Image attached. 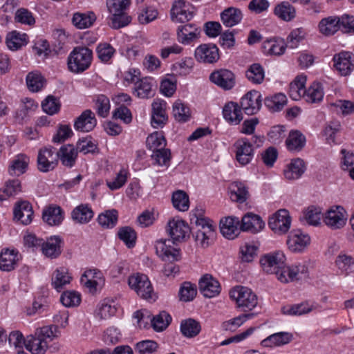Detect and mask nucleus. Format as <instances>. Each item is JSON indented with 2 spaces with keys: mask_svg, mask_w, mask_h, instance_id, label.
Masks as SVG:
<instances>
[{
  "mask_svg": "<svg viewBox=\"0 0 354 354\" xmlns=\"http://www.w3.org/2000/svg\"><path fill=\"white\" fill-rule=\"evenodd\" d=\"M128 283L141 298L149 301L156 300L157 296L147 275L140 273L134 274L129 277Z\"/></svg>",
  "mask_w": 354,
  "mask_h": 354,
  "instance_id": "4",
  "label": "nucleus"
},
{
  "mask_svg": "<svg viewBox=\"0 0 354 354\" xmlns=\"http://www.w3.org/2000/svg\"><path fill=\"white\" fill-rule=\"evenodd\" d=\"M13 214L15 220L27 225L32 222L34 212L32 205L28 201H21L16 203Z\"/></svg>",
  "mask_w": 354,
  "mask_h": 354,
  "instance_id": "19",
  "label": "nucleus"
},
{
  "mask_svg": "<svg viewBox=\"0 0 354 354\" xmlns=\"http://www.w3.org/2000/svg\"><path fill=\"white\" fill-rule=\"evenodd\" d=\"M255 313H244L222 324V328L225 330H235L237 328L243 324L247 320L254 318Z\"/></svg>",
  "mask_w": 354,
  "mask_h": 354,
  "instance_id": "57",
  "label": "nucleus"
},
{
  "mask_svg": "<svg viewBox=\"0 0 354 354\" xmlns=\"http://www.w3.org/2000/svg\"><path fill=\"white\" fill-rule=\"evenodd\" d=\"M30 158L24 153L17 155L12 160L8 169V172L11 176H19L24 174L28 168Z\"/></svg>",
  "mask_w": 354,
  "mask_h": 354,
  "instance_id": "35",
  "label": "nucleus"
},
{
  "mask_svg": "<svg viewBox=\"0 0 354 354\" xmlns=\"http://www.w3.org/2000/svg\"><path fill=\"white\" fill-rule=\"evenodd\" d=\"M314 309L313 305L308 301L299 304L286 305L281 308V313L288 316H301L310 313Z\"/></svg>",
  "mask_w": 354,
  "mask_h": 354,
  "instance_id": "38",
  "label": "nucleus"
},
{
  "mask_svg": "<svg viewBox=\"0 0 354 354\" xmlns=\"http://www.w3.org/2000/svg\"><path fill=\"white\" fill-rule=\"evenodd\" d=\"M97 220L99 225L102 227L113 228L118 223V212L115 209L106 210L98 215Z\"/></svg>",
  "mask_w": 354,
  "mask_h": 354,
  "instance_id": "48",
  "label": "nucleus"
},
{
  "mask_svg": "<svg viewBox=\"0 0 354 354\" xmlns=\"http://www.w3.org/2000/svg\"><path fill=\"white\" fill-rule=\"evenodd\" d=\"M239 220L236 217H226L220 221V230L222 234L229 239H233L238 236L240 231Z\"/></svg>",
  "mask_w": 354,
  "mask_h": 354,
  "instance_id": "31",
  "label": "nucleus"
},
{
  "mask_svg": "<svg viewBox=\"0 0 354 354\" xmlns=\"http://www.w3.org/2000/svg\"><path fill=\"white\" fill-rule=\"evenodd\" d=\"M306 169L304 161L301 158L292 159L283 169V175L288 180H295L301 177Z\"/></svg>",
  "mask_w": 354,
  "mask_h": 354,
  "instance_id": "25",
  "label": "nucleus"
},
{
  "mask_svg": "<svg viewBox=\"0 0 354 354\" xmlns=\"http://www.w3.org/2000/svg\"><path fill=\"white\" fill-rule=\"evenodd\" d=\"M94 212L88 204L82 203L71 212V218L75 223L86 224L93 218Z\"/></svg>",
  "mask_w": 354,
  "mask_h": 354,
  "instance_id": "30",
  "label": "nucleus"
},
{
  "mask_svg": "<svg viewBox=\"0 0 354 354\" xmlns=\"http://www.w3.org/2000/svg\"><path fill=\"white\" fill-rule=\"evenodd\" d=\"M306 137L299 131H291L286 140L288 149L290 151H300L306 145Z\"/></svg>",
  "mask_w": 354,
  "mask_h": 354,
  "instance_id": "40",
  "label": "nucleus"
},
{
  "mask_svg": "<svg viewBox=\"0 0 354 354\" xmlns=\"http://www.w3.org/2000/svg\"><path fill=\"white\" fill-rule=\"evenodd\" d=\"M347 220V214L344 208L342 206L332 207L328 209L324 221L326 225L332 229H339L344 227Z\"/></svg>",
  "mask_w": 354,
  "mask_h": 354,
  "instance_id": "16",
  "label": "nucleus"
},
{
  "mask_svg": "<svg viewBox=\"0 0 354 354\" xmlns=\"http://www.w3.org/2000/svg\"><path fill=\"white\" fill-rule=\"evenodd\" d=\"M21 254L15 250L3 249L0 253V266H15L19 263Z\"/></svg>",
  "mask_w": 354,
  "mask_h": 354,
  "instance_id": "60",
  "label": "nucleus"
},
{
  "mask_svg": "<svg viewBox=\"0 0 354 354\" xmlns=\"http://www.w3.org/2000/svg\"><path fill=\"white\" fill-rule=\"evenodd\" d=\"M224 119L232 125L240 124L243 120V113L241 106L234 102H229L223 108Z\"/></svg>",
  "mask_w": 354,
  "mask_h": 354,
  "instance_id": "27",
  "label": "nucleus"
},
{
  "mask_svg": "<svg viewBox=\"0 0 354 354\" xmlns=\"http://www.w3.org/2000/svg\"><path fill=\"white\" fill-rule=\"evenodd\" d=\"M63 245L64 241L61 236H50L46 241H43L41 250L45 257L50 259H56L61 254Z\"/></svg>",
  "mask_w": 354,
  "mask_h": 354,
  "instance_id": "18",
  "label": "nucleus"
},
{
  "mask_svg": "<svg viewBox=\"0 0 354 354\" xmlns=\"http://www.w3.org/2000/svg\"><path fill=\"white\" fill-rule=\"evenodd\" d=\"M21 192V182L18 179L8 180L5 183L3 194H0V201L6 199L7 197L15 196Z\"/></svg>",
  "mask_w": 354,
  "mask_h": 354,
  "instance_id": "62",
  "label": "nucleus"
},
{
  "mask_svg": "<svg viewBox=\"0 0 354 354\" xmlns=\"http://www.w3.org/2000/svg\"><path fill=\"white\" fill-rule=\"evenodd\" d=\"M154 81L152 78L145 77L136 82L133 88V94L142 99L150 98L155 95V90L153 88Z\"/></svg>",
  "mask_w": 354,
  "mask_h": 354,
  "instance_id": "32",
  "label": "nucleus"
},
{
  "mask_svg": "<svg viewBox=\"0 0 354 354\" xmlns=\"http://www.w3.org/2000/svg\"><path fill=\"white\" fill-rule=\"evenodd\" d=\"M338 17L330 16L322 19L318 25L319 32L326 35H333L339 29Z\"/></svg>",
  "mask_w": 354,
  "mask_h": 354,
  "instance_id": "42",
  "label": "nucleus"
},
{
  "mask_svg": "<svg viewBox=\"0 0 354 354\" xmlns=\"http://www.w3.org/2000/svg\"><path fill=\"white\" fill-rule=\"evenodd\" d=\"M231 200L239 203L246 201L249 196L248 188L242 182L234 181L228 187Z\"/></svg>",
  "mask_w": 354,
  "mask_h": 354,
  "instance_id": "33",
  "label": "nucleus"
},
{
  "mask_svg": "<svg viewBox=\"0 0 354 354\" xmlns=\"http://www.w3.org/2000/svg\"><path fill=\"white\" fill-rule=\"evenodd\" d=\"M230 295L236 301L238 308L244 312L252 310L258 304L257 295L247 287L236 286L230 291Z\"/></svg>",
  "mask_w": 354,
  "mask_h": 354,
  "instance_id": "5",
  "label": "nucleus"
},
{
  "mask_svg": "<svg viewBox=\"0 0 354 354\" xmlns=\"http://www.w3.org/2000/svg\"><path fill=\"white\" fill-rule=\"evenodd\" d=\"M81 283L88 288L92 293L95 292L98 287L104 284L102 272L96 268L86 270L80 279Z\"/></svg>",
  "mask_w": 354,
  "mask_h": 354,
  "instance_id": "17",
  "label": "nucleus"
},
{
  "mask_svg": "<svg viewBox=\"0 0 354 354\" xmlns=\"http://www.w3.org/2000/svg\"><path fill=\"white\" fill-rule=\"evenodd\" d=\"M42 218L50 226L59 225L64 219L63 211L59 206H49L43 210Z\"/></svg>",
  "mask_w": 354,
  "mask_h": 354,
  "instance_id": "34",
  "label": "nucleus"
},
{
  "mask_svg": "<svg viewBox=\"0 0 354 354\" xmlns=\"http://www.w3.org/2000/svg\"><path fill=\"white\" fill-rule=\"evenodd\" d=\"M171 16L173 21L184 23L193 17V12L189 10L184 0H176L171 9Z\"/></svg>",
  "mask_w": 354,
  "mask_h": 354,
  "instance_id": "28",
  "label": "nucleus"
},
{
  "mask_svg": "<svg viewBox=\"0 0 354 354\" xmlns=\"http://www.w3.org/2000/svg\"><path fill=\"white\" fill-rule=\"evenodd\" d=\"M28 36L17 30L9 32L6 37V44L9 49L17 50L28 44Z\"/></svg>",
  "mask_w": 354,
  "mask_h": 354,
  "instance_id": "41",
  "label": "nucleus"
},
{
  "mask_svg": "<svg viewBox=\"0 0 354 354\" xmlns=\"http://www.w3.org/2000/svg\"><path fill=\"white\" fill-rule=\"evenodd\" d=\"M258 250V247L254 244L245 243L239 248V259L241 263H252L257 256Z\"/></svg>",
  "mask_w": 354,
  "mask_h": 354,
  "instance_id": "51",
  "label": "nucleus"
},
{
  "mask_svg": "<svg viewBox=\"0 0 354 354\" xmlns=\"http://www.w3.org/2000/svg\"><path fill=\"white\" fill-rule=\"evenodd\" d=\"M292 339V335L288 332L276 333L263 339L262 344L266 346H282L288 344Z\"/></svg>",
  "mask_w": 354,
  "mask_h": 354,
  "instance_id": "46",
  "label": "nucleus"
},
{
  "mask_svg": "<svg viewBox=\"0 0 354 354\" xmlns=\"http://www.w3.org/2000/svg\"><path fill=\"white\" fill-rule=\"evenodd\" d=\"M96 124L95 113L91 110L86 109L75 120L74 128L79 131L89 132L95 127Z\"/></svg>",
  "mask_w": 354,
  "mask_h": 354,
  "instance_id": "22",
  "label": "nucleus"
},
{
  "mask_svg": "<svg viewBox=\"0 0 354 354\" xmlns=\"http://www.w3.org/2000/svg\"><path fill=\"white\" fill-rule=\"evenodd\" d=\"M93 60V51L86 46H76L67 58L68 69L78 74L89 68Z\"/></svg>",
  "mask_w": 354,
  "mask_h": 354,
  "instance_id": "3",
  "label": "nucleus"
},
{
  "mask_svg": "<svg viewBox=\"0 0 354 354\" xmlns=\"http://www.w3.org/2000/svg\"><path fill=\"white\" fill-rule=\"evenodd\" d=\"M173 115L176 120L180 122H187L191 116L189 108L180 100H177L174 103Z\"/></svg>",
  "mask_w": 354,
  "mask_h": 354,
  "instance_id": "56",
  "label": "nucleus"
},
{
  "mask_svg": "<svg viewBox=\"0 0 354 354\" xmlns=\"http://www.w3.org/2000/svg\"><path fill=\"white\" fill-rule=\"evenodd\" d=\"M171 240L160 239L156 241L155 248L157 255L165 262L173 263L181 259V252L169 243Z\"/></svg>",
  "mask_w": 354,
  "mask_h": 354,
  "instance_id": "8",
  "label": "nucleus"
},
{
  "mask_svg": "<svg viewBox=\"0 0 354 354\" xmlns=\"http://www.w3.org/2000/svg\"><path fill=\"white\" fill-rule=\"evenodd\" d=\"M180 328L183 336L187 338H192L200 333L201 326L199 322L194 319L189 318L181 321Z\"/></svg>",
  "mask_w": 354,
  "mask_h": 354,
  "instance_id": "43",
  "label": "nucleus"
},
{
  "mask_svg": "<svg viewBox=\"0 0 354 354\" xmlns=\"http://www.w3.org/2000/svg\"><path fill=\"white\" fill-rule=\"evenodd\" d=\"M267 268H273V272L277 279L281 283H289L300 279V274L304 270L299 271V267H266Z\"/></svg>",
  "mask_w": 354,
  "mask_h": 354,
  "instance_id": "26",
  "label": "nucleus"
},
{
  "mask_svg": "<svg viewBox=\"0 0 354 354\" xmlns=\"http://www.w3.org/2000/svg\"><path fill=\"white\" fill-rule=\"evenodd\" d=\"M192 218V223L196 225V232L193 236L196 243L203 248L213 244L216 238L215 226L212 221L202 216V209H195Z\"/></svg>",
  "mask_w": 354,
  "mask_h": 354,
  "instance_id": "1",
  "label": "nucleus"
},
{
  "mask_svg": "<svg viewBox=\"0 0 354 354\" xmlns=\"http://www.w3.org/2000/svg\"><path fill=\"white\" fill-rule=\"evenodd\" d=\"M167 102L163 100L156 99L151 104V124L153 128H162L168 121L166 112Z\"/></svg>",
  "mask_w": 354,
  "mask_h": 354,
  "instance_id": "14",
  "label": "nucleus"
},
{
  "mask_svg": "<svg viewBox=\"0 0 354 354\" xmlns=\"http://www.w3.org/2000/svg\"><path fill=\"white\" fill-rule=\"evenodd\" d=\"M306 102L316 103L322 100L324 97V89L322 84L319 82H313L308 89L306 93L302 96Z\"/></svg>",
  "mask_w": 354,
  "mask_h": 354,
  "instance_id": "49",
  "label": "nucleus"
},
{
  "mask_svg": "<svg viewBox=\"0 0 354 354\" xmlns=\"http://www.w3.org/2000/svg\"><path fill=\"white\" fill-rule=\"evenodd\" d=\"M242 18L241 10L234 7L227 8L221 13V21L226 27H232L239 24Z\"/></svg>",
  "mask_w": 354,
  "mask_h": 354,
  "instance_id": "37",
  "label": "nucleus"
},
{
  "mask_svg": "<svg viewBox=\"0 0 354 354\" xmlns=\"http://www.w3.org/2000/svg\"><path fill=\"white\" fill-rule=\"evenodd\" d=\"M290 224L291 218L286 209H279L268 221L270 228L279 234L286 233L290 227Z\"/></svg>",
  "mask_w": 354,
  "mask_h": 354,
  "instance_id": "12",
  "label": "nucleus"
},
{
  "mask_svg": "<svg viewBox=\"0 0 354 354\" xmlns=\"http://www.w3.org/2000/svg\"><path fill=\"white\" fill-rule=\"evenodd\" d=\"M209 80L225 91L232 89L236 83L234 73L225 68L213 71L209 75Z\"/></svg>",
  "mask_w": 354,
  "mask_h": 354,
  "instance_id": "13",
  "label": "nucleus"
},
{
  "mask_svg": "<svg viewBox=\"0 0 354 354\" xmlns=\"http://www.w3.org/2000/svg\"><path fill=\"white\" fill-rule=\"evenodd\" d=\"M57 326L55 325L37 328L34 335L27 337L25 342L26 348L32 354H44L48 348L47 339L53 340L57 336Z\"/></svg>",
  "mask_w": 354,
  "mask_h": 354,
  "instance_id": "2",
  "label": "nucleus"
},
{
  "mask_svg": "<svg viewBox=\"0 0 354 354\" xmlns=\"http://www.w3.org/2000/svg\"><path fill=\"white\" fill-rule=\"evenodd\" d=\"M174 207L180 212H185L189 207V200L187 193L182 190L174 192L171 196Z\"/></svg>",
  "mask_w": 354,
  "mask_h": 354,
  "instance_id": "55",
  "label": "nucleus"
},
{
  "mask_svg": "<svg viewBox=\"0 0 354 354\" xmlns=\"http://www.w3.org/2000/svg\"><path fill=\"white\" fill-rule=\"evenodd\" d=\"M248 80L256 84H261L265 77V72L263 66L258 63L252 64L245 72Z\"/></svg>",
  "mask_w": 354,
  "mask_h": 354,
  "instance_id": "54",
  "label": "nucleus"
},
{
  "mask_svg": "<svg viewBox=\"0 0 354 354\" xmlns=\"http://www.w3.org/2000/svg\"><path fill=\"white\" fill-rule=\"evenodd\" d=\"M171 322V317L166 311H162L151 319L153 328L156 331L164 330Z\"/></svg>",
  "mask_w": 354,
  "mask_h": 354,
  "instance_id": "63",
  "label": "nucleus"
},
{
  "mask_svg": "<svg viewBox=\"0 0 354 354\" xmlns=\"http://www.w3.org/2000/svg\"><path fill=\"white\" fill-rule=\"evenodd\" d=\"M167 232L173 243L185 241L190 234V227L182 219L172 218L168 221Z\"/></svg>",
  "mask_w": 354,
  "mask_h": 354,
  "instance_id": "7",
  "label": "nucleus"
},
{
  "mask_svg": "<svg viewBox=\"0 0 354 354\" xmlns=\"http://www.w3.org/2000/svg\"><path fill=\"white\" fill-rule=\"evenodd\" d=\"M60 301L66 307H75L81 302V295L75 290H67L62 294Z\"/></svg>",
  "mask_w": 354,
  "mask_h": 354,
  "instance_id": "64",
  "label": "nucleus"
},
{
  "mask_svg": "<svg viewBox=\"0 0 354 354\" xmlns=\"http://www.w3.org/2000/svg\"><path fill=\"white\" fill-rule=\"evenodd\" d=\"M310 237L299 231L291 232L287 239V245L290 250L297 252H301L310 243Z\"/></svg>",
  "mask_w": 354,
  "mask_h": 354,
  "instance_id": "29",
  "label": "nucleus"
},
{
  "mask_svg": "<svg viewBox=\"0 0 354 354\" xmlns=\"http://www.w3.org/2000/svg\"><path fill=\"white\" fill-rule=\"evenodd\" d=\"M117 234L119 239L122 241L127 248H132L135 246L137 234L131 227H120Z\"/></svg>",
  "mask_w": 354,
  "mask_h": 354,
  "instance_id": "53",
  "label": "nucleus"
},
{
  "mask_svg": "<svg viewBox=\"0 0 354 354\" xmlns=\"http://www.w3.org/2000/svg\"><path fill=\"white\" fill-rule=\"evenodd\" d=\"M96 20V16L93 12L87 13L75 12L72 18L73 24L78 29L89 28Z\"/></svg>",
  "mask_w": 354,
  "mask_h": 354,
  "instance_id": "45",
  "label": "nucleus"
},
{
  "mask_svg": "<svg viewBox=\"0 0 354 354\" xmlns=\"http://www.w3.org/2000/svg\"><path fill=\"white\" fill-rule=\"evenodd\" d=\"M196 286L189 281H185L180 288L178 296L180 301L189 302L196 297Z\"/></svg>",
  "mask_w": 354,
  "mask_h": 354,
  "instance_id": "61",
  "label": "nucleus"
},
{
  "mask_svg": "<svg viewBox=\"0 0 354 354\" xmlns=\"http://www.w3.org/2000/svg\"><path fill=\"white\" fill-rule=\"evenodd\" d=\"M71 279L72 277L66 267H59L55 270L52 277V286L59 292L66 285L71 283Z\"/></svg>",
  "mask_w": 354,
  "mask_h": 354,
  "instance_id": "36",
  "label": "nucleus"
},
{
  "mask_svg": "<svg viewBox=\"0 0 354 354\" xmlns=\"http://www.w3.org/2000/svg\"><path fill=\"white\" fill-rule=\"evenodd\" d=\"M241 109L252 115L257 113L262 105L261 94L257 91L248 92L241 100Z\"/></svg>",
  "mask_w": 354,
  "mask_h": 354,
  "instance_id": "15",
  "label": "nucleus"
},
{
  "mask_svg": "<svg viewBox=\"0 0 354 354\" xmlns=\"http://www.w3.org/2000/svg\"><path fill=\"white\" fill-rule=\"evenodd\" d=\"M201 29L194 24H187L179 26L177 29V38L180 43L188 45L198 39Z\"/></svg>",
  "mask_w": 354,
  "mask_h": 354,
  "instance_id": "21",
  "label": "nucleus"
},
{
  "mask_svg": "<svg viewBox=\"0 0 354 354\" xmlns=\"http://www.w3.org/2000/svg\"><path fill=\"white\" fill-rule=\"evenodd\" d=\"M274 13L286 21H290L296 17L295 8L287 1H283L276 6Z\"/></svg>",
  "mask_w": 354,
  "mask_h": 354,
  "instance_id": "50",
  "label": "nucleus"
},
{
  "mask_svg": "<svg viewBox=\"0 0 354 354\" xmlns=\"http://www.w3.org/2000/svg\"><path fill=\"white\" fill-rule=\"evenodd\" d=\"M45 79L39 72H30L26 76V84L32 92L39 91L44 86Z\"/></svg>",
  "mask_w": 354,
  "mask_h": 354,
  "instance_id": "59",
  "label": "nucleus"
},
{
  "mask_svg": "<svg viewBox=\"0 0 354 354\" xmlns=\"http://www.w3.org/2000/svg\"><path fill=\"white\" fill-rule=\"evenodd\" d=\"M286 263V255L281 250L265 254L259 259L260 266H280Z\"/></svg>",
  "mask_w": 354,
  "mask_h": 354,
  "instance_id": "44",
  "label": "nucleus"
},
{
  "mask_svg": "<svg viewBox=\"0 0 354 354\" xmlns=\"http://www.w3.org/2000/svg\"><path fill=\"white\" fill-rule=\"evenodd\" d=\"M56 152L58 160H60L64 167L71 168L75 165L78 152L73 145H64Z\"/></svg>",
  "mask_w": 354,
  "mask_h": 354,
  "instance_id": "24",
  "label": "nucleus"
},
{
  "mask_svg": "<svg viewBox=\"0 0 354 354\" xmlns=\"http://www.w3.org/2000/svg\"><path fill=\"white\" fill-rule=\"evenodd\" d=\"M265 226V223L261 218L255 214L248 213L241 219L240 229L244 232L256 234L260 232Z\"/></svg>",
  "mask_w": 354,
  "mask_h": 354,
  "instance_id": "23",
  "label": "nucleus"
},
{
  "mask_svg": "<svg viewBox=\"0 0 354 354\" xmlns=\"http://www.w3.org/2000/svg\"><path fill=\"white\" fill-rule=\"evenodd\" d=\"M199 290L207 298H212L219 295L221 286L217 280L209 274H205L198 282Z\"/></svg>",
  "mask_w": 354,
  "mask_h": 354,
  "instance_id": "20",
  "label": "nucleus"
},
{
  "mask_svg": "<svg viewBox=\"0 0 354 354\" xmlns=\"http://www.w3.org/2000/svg\"><path fill=\"white\" fill-rule=\"evenodd\" d=\"M287 103L286 96L281 93L268 96L264 100L266 106L272 112L280 111Z\"/></svg>",
  "mask_w": 354,
  "mask_h": 354,
  "instance_id": "47",
  "label": "nucleus"
},
{
  "mask_svg": "<svg viewBox=\"0 0 354 354\" xmlns=\"http://www.w3.org/2000/svg\"><path fill=\"white\" fill-rule=\"evenodd\" d=\"M115 52V49L108 43H100L96 47V53L98 59L105 64L110 63Z\"/></svg>",
  "mask_w": 354,
  "mask_h": 354,
  "instance_id": "58",
  "label": "nucleus"
},
{
  "mask_svg": "<svg viewBox=\"0 0 354 354\" xmlns=\"http://www.w3.org/2000/svg\"><path fill=\"white\" fill-rule=\"evenodd\" d=\"M286 47L288 46L285 41L280 38L270 39L263 44V48L267 54L277 56L284 54Z\"/></svg>",
  "mask_w": 354,
  "mask_h": 354,
  "instance_id": "39",
  "label": "nucleus"
},
{
  "mask_svg": "<svg viewBox=\"0 0 354 354\" xmlns=\"http://www.w3.org/2000/svg\"><path fill=\"white\" fill-rule=\"evenodd\" d=\"M333 66L342 76H348L354 70V55L348 51H342L333 57Z\"/></svg>",
  "mask_w": 354,
  "mask_h": 354,
  "instance_id": "10",
  "label": "nucleus"
},
{
  "mask_svg": "<svg viewBox=\"0 0 354 354\" xmlns=\"http://www.w3.org/2000/svg\"><path fill=\"white\" fill-rule=\"evenodd\" d=\"M235 157L241 165L249 164L254 155V147L247 138L238 139L233 145Z\"/></svg>",
  "mask_w": 354,
  "mask_h": 354,
  "instance_id": "9",
  "label": "nucleus"
},
{
  "mask_svg": "<svg viewBox=\"0 0 354 354\" xmlns=\"http://www.w3.org/2000/svg\"><path fill=\"white\" fill-rule=\"evenodd\" d=\"M306 77L304 75L297 76L295 80L290 83L289 93L290 97L297 100L301 97L302 95L306 93Z\"/></svg>",
  "mask_w": 354,
  "mask_h": 354,
  "instance_id": "52",
  "label": "nucleus"
},
{
  "mask_svg": "<svg viewBox=\"0 0 354 354\" xmlns=\"http://www.w3.org/2000/svg\"><path fill=\"white\" fill-rule=\"evenodd\" d=\"M37 163L39 171L46 173L53 171L58 165L56 149L51 146L40 149L37 155Z\"/></svg>",
  "mask_w": 354,
  "mask_h": 354,
  "instance_id": "6",
  "label": "nucleus"
},
{
  "mask_svg": "<svg viewBox=\"0 0 354 354\" xmlns=\"http://www.w3.org/2000/svg\"><path fill=\"white\" fill-rule=\"evenodd\" d=\"M194 57L198 62L214 64L220 58L219 50L215 44H203L195 49Z\"/></svg>",
  "mask_w": 354,
  "mask_h": 354,
  "instance_id": "11",
  "label": "nucleus"
}]
</instances>
